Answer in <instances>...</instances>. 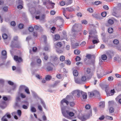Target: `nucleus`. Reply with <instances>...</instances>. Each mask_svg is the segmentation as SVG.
<instances>
[{"instance_id": "f257e3e1", "label": "nucleus", "mask_w": 121, "mask_h": 121, "mask_svg": "<svg viewBox=\"0 0 121 121\" xmlns=\"http://www.w3.org/2000/svg\"><path fill=\"white\" fill-rule=\"evenodd\" d=\"M69 96L68 95L65 98L63 99L60 102V106H64V103H65L67 105H68L69 102L68 101L69 98Z\"/></svg>"}, {"instance_id": "f03ea898", "label": "nucleus", "mask_w": 121, "mask_h": 121, "mask_svg": "<svg viewBox=\"0 0 121 121\" xmlns=\"http://www.w3.org/2000/svg\"><path fill=\"white\" fill-rule=\"evenodd\" d=\"M73 94L77 95L78 97H79L81 95H82L83 91L79 90H76L73 91Z\"/></svg>"}, {"instance_id": "7ed1b4c3", "label": "nucleus", "mask_w": 121, "mask_h": 121, "mask_svg": "<svg viewBox=\"0 0 121 121\" xmlns=\"http://www.w3.org/2000/svg\"><path fill=\"white\" fill-rule=\"evenodd\" d=\"M90 112V113L88 116L87 115H84L81 117V120L82 121H85L87 119L89 118L92 115L91 111Z\"/></svg>"}, {"instance_id": "20e7f679", "label": "nucleus", "mask_w": 121, "mask_h": 121, "mask_svg": "<svg viewBox=\"0 0 121 121\" xmlns=\"http://www.w3.org/2000/svg\"><path fill=\"white\" fill-rule=\"evenodd\" d=\"M29 10L31 13H35V14L37 15L40 14V12L39 11H36L35 12V9L34 8H32V9H31L30 8Z\"/></svg>"}, {"instance_id": "39448f33", "label": "nucleus", "mask_w": 121, "mask_h": 121, "mask_svg": "<svg viewBox=\"0 0 121 121\" xmlns=\"http://www.w3.org/2000/svg\"><path fill=\"white\" fill-rule=\"evenodd\" d=\"M54 66L53 65L52 63H48L47 67V69L48 71H52L53 70V67Z\"/></svg>"}, {"instance_id": "423d86ee", "label": "nucleus", "mask_w": 121, "mask_h": 121, "mask_svg": "<svg viewBox=\"0 0 121 121\" xmlns=\"http://www.w3.org/2000/svg\"><path fill=\"white\" fill-rule=\"evenodd\" d=\"M43 4L44 5H45L48 4H51L53 6L52 8H53V7L55 4L54 3H52V1H50L49 0H45V1L44 0H43Z\"/></svg>"}, {"instance_id": "0eeeda50", "label": "nucleus", "mask_w": 121, "mask_h": 121, "mask_svg": "<svg viewBox=\"0 0 121 121\" xmlns=\"http://www.w3.org/2000/svg\"><path fill=\"white\" fill-rule=\"evenodd\" d=\"M14 60L18 62H20L22 61V59L21 57H18L17 56L15 55L14 56Z\"/></svg>"}, {"instance_id": "6e6552de", "label": "nucleus", "mask_w": 121, "mask_h": 121, "mask_svg": "<svg viewBox=\"0 0 121 121\" xmlns=\"http://www.w3.org/2000/svg\"><path fill=\"white\" fill-rule=\"evenodd\" d=\"M62 46H57L56 47V50L57 52L59 53H61L63 52V51L61 50Z\"/></svg>"}, {"instance_id": "1a4fd4ad", "label": "nucleus", "mask_w": 121, "mask_h": 121, "mask_svg": "<svg viewBox=\"0 0 121 121\" xmlns=\"http://www.w3.org/2000/svg\"><path fill=\"white\" fill-rule=\"evenodd\" d=\"M62 112L63 115L65 117H66L67 115H68L69 112V111L68 110H66L65 111L64 110H62Z\"/></svg>"}, {"instance_id": "9d476101", "label": "nucleus", "mask_w": 121, "mask_h": 121, "mask_svg": "<svg viewBox=\"0 0 121 121\" xmlns=\"http://www.w3.org/2000/svg\"><path fill=\"white\" fill-rule=\"evenodd\" d=\"M21 88H25V92L27 94H30V92L28 88L24 86H20Z\"/></svg>"}, {"instance_id": "9b49d317", "label": "nucleus", "mask_w": 121, "mask_h": 121, "mask_svg": "<svg viewBox=\"0 0 121 121\" xmlns=\"http://www.w3.org/2000/svg\"><path fill=\"white\" fill-rule=\"evenodd\" d=\"M81 84H82L83 83L86 81V76H82L81 79Z\"/></svg>"}, {"instance_id": "f8f14e48", "label": "nucleus", "mask_w": 121, "mask_h": 121, "mask_svg": "<svg viewBox=\"0 0 121 121\" xmlns=\"http://www.w3.org/2000/svg\"><path fill=\"white\" fill-rule=\"evenodd\" d=\"M73 41V42L72 41V44L73 45L76 46L80 44L79 43L80 42L79 41H77L75 39Z\"/></svg>"}, {"instance_id": "ddd939ff", "label": "nucleus", "mask_w": 121, "mask_h": 121, "mask_svg": "<svg viewBox=\"0 0 121 121\" xmlns=\"http://www.w3.org/2000/svg\"><path fill=\"white\" fill-rule=\"evenodd\" d=\"M107 55L110 58H111L113 56L114 53L112 52H109L107 53Z\"/></svg>"}, {"instance_id": "4468645a", "label": "nucleus", "mask_w": 121, "mask_h": 121, "mask_svg": "<svg viewBox=\"0 0 121 121\" xmlns=\"http://www.w3.org/2000/svg\"><path fill=\"white\" fill-rule=\"evenodd\" d=\"M63 14L66 19H69V14H67V13H66V12L65 10H64V12H63Z\"/></svg>"}, {"instance_id": "2eb2a0df", "label": "nucleus", "mask_w": 121, "mask_h": 121, "mask_svg": "<svg viewBox=\"0 0 121 121\" xmlns=\"http://www.w3.org/2000/svg\"><path fill=\"white\" fill-rule=\"evenodd\" d=\"M74 79L75 82L76 83L81 84V82L80 80H79L78 78H74Z\"/></svg>"}, {"instance_id": "dca6fc26", "label": "nucleus", "mask_w": 121, "mask_h": 121, "mask_svg": "<svg viewBox=\"0 0 121 121\" xmlns=\"http://www.w3.org/2000/svg\"><path fill=\"white\" fill-rule=\"evenodd\" d=\"M83 93L81 95H82L83 98V99H86L87 97V93L84 92H83Z\"/></svg>"}, {"instance_id": "f3484780", "label": "nucleus", "mask_w": 121, "mask_h": 121, "mask_svg": "<svg viewBox=\"0 0 121 121\" xmlns=\"http://www.w3.org/2000/svg\"><path fill=\"white\" fill-rule=\"evenodd\" d=\"M80 25L79 24H75L73 27V30L76 29L78 28L79 26Z\"/></svg>"}, {"instance_id": "a211bd4d", "label": "nucleus", "mask_w": 121, "mask_h": 121, "mask_svg": "<svg viewBox=\"0 0 121 121\" xmlns=\"http://www.w3.org/2000/svg\"><path fill=\"white\" fill-rule=\"evenodd\" d=\"M2 55L5 56V59H6L7 58V52L6 51L4 50L2 52Z\"/></svg>"}, {"instance_id": "6ab92c4d", "label": "nucleus", "mask_w": 121, "mask_h": 121, "mask_svg": "<svg viewBox=\"0 0 121 121\" xmlns=\"http://www.w3.org/2000/svg\"><path fill=\"white\" fill-rule=\"evenodd\" d=\"M99 107L100 108H104L105 106V103L103 102H100L99 103Z\"/></svg>"}, {"instance_id": "aec40b11", "label": "nucleus", "mask_w": 121, "mask_h": 121, "mask_svg": "<svg viewBox=\"0 0 121 121\" xmlns=\"http://www.w3.org/2000/svg\"><path fill=\"white\" fill-rule=\"evenodd\" d=\"M73 73L74 76H75L77 77L78 76V74L77 71L76 70H73Z\"/></svg>"}, {"instance_id": "412c9836", "label": "nucleus", "mask_w": 121, "mask_h": 121, "mask_svg": "<svg viewBox=\"0 0 121 121\" xmlns=\"http://www.w3.org/2000/svg\"><path fill=\"white\" fill-rule=\"evenodd\" d=\"M56 19L57 20H59L62 23H63L64 22V20L61 17H57L56 18Z\"/></svg>"}, {"instance_id": "4be33fe9", "label": "nucleus", "mask_w": 121, "mask_h": 121, "mask_svg": "<svg viewBox=\"0 0 121 121\" xmlns=\"http://www.w3.org/2000/svg\"><path fill=\"white\" fill-rule=\"evenodd\" d=\"M52 77L51 76L49 75H47L45 77L46 80H47L49 81L52 78Z\"/></svg>"}, {"instance_id": "5701e85b", "label": "nucleus", "mask_w": 121, "mask_h": 121, "mask_svg": "<svg viewBox=\"0 0 121 121\" xmlns=\"http://www.w3.org/2000/svg\"><path fill=\"white\" fill-rule=\"evenodd\" d=\"M101 58L103 60H105L107 58V56L106 55L104 54L102 56Z\"/></svg>"}, {"instance_id": "b1692460", "label": "nucleus", "mask_w": 121, "mask_h": 121, "mask_svg": "<svg viewBox=\"0 0 121 121\" xmlns=\"http://www.w3.org/2000/svg\"><path fill=\"white\" fill-rule=\"evenodd\" d=\"M80 52L79 50L76 49L74 50V53L75 54H79L80 53Z\"/></svg>"}, {"instance_id": "393cba45", "label": "nucleus", "mask_w": 121, "mask_h": 121, "mask_svg": "<svg viewBox=\"0 0 121 121\" xmlns=\"http://www.w3.org/2000/svg\"><path fill=\"white\" fill-rule=\"evenodd\" d=\"M89 96V97H92L94 96L93 91L88 93Z\"/></svg>"}, {"instance_id": "a878e982", "label": "nucleus", "mask_w": 121, "mask_h": 121, "mask_svg": "<svg viewBox=\"0 0 121 121\" xmlns=\"http://www.w3.org/2000/svg\"><path fill=\"white\" fill-rule=\"evenodd\" d=\"M94 96H98L99 95V92L97 91H93Z\"/></svg>"}, {"instance_id": "bb28decb", "label": "nucleus", "mask_w": 121, "mask_h": 121, "mask_svg": "<svg viewBox=\"0 0 121 121\" xmlns=\"http://www.w3.org/2000/svg\"><path fill=\"white\" fill-rule=\"evenodd\" d=\"M65 59V57L63 56H61L60 57V60L61 61H63Z\"/></svg>"}, {"instance_id": "cd10ccee", "label": "nucleus", "mask_w": 121, "mask_h": 121, "mask_svg": "<svg viewBox=\"0 0 121 121\" xmlns=\"http://www.w3.org/2000/svg\"><path fill=\"white\" fill-rule=\"evenodd\" d=\"M17 3L23 5V2L22 0H17Z\"/></svg>"}, {"instance_id": "c85d7f7f", "label": "nucleus", "mask_w": 121, "mask_h": 121, "mask_svg": "<svg viewBox=\"0 0 121 121\" xmlns=\"http://www.w3.org/2000/svg\"><path fill=\"white\" fill-rule=\"evenodd\" d=\"M4 116H5V117L6 116L7 117L9 118H11V115L9 112L6 113Z\"/></svg>"}, {"instance_id": "c756f323", "label": "nucleus", "mask_w": 121, "mask_h": 121, "mask_svg": "<svg viewBox=\"0 0 121 121\" xmlns=\"http://www.w3.org/2000/svg\"><path fill=\"white\" fill-rule=\"evenodd\" d=\"M113 42L114 44L117 45L119 43V41L118 40L115 39L113 40Z\"/></svg>"}, {"instance_id": "7c9ffc66", "label": "nucleus", "mask_w": 121, "mask_h": 121, "mask_svg": "<svg viewBox=\"0 0 121 121\" xmlns=\"http://www.w3.org/2000/svg\"><path fill=\"white\" fill-rule=\"evenodd\" d=\"M108 31L109 33H111L113 31V29L112 28H109L108 29Z\"/></svg>"}, {"instance_id": "2f4dec72", "label": "nucleus", "mask_w": 121, "mask_h": 121, "mask_svg": "<svg viewBox=\"0 0 121 121\" xmlns=\"http://www.w3.org/2000/svg\"><path fill=\"white\" fill-rule=\"evenodd\" d=\"M1 120L2 121H8L7 119L6 118L5 116H4L2 118Z\"/></svg>"}, {"instance_id": "473e14b6", "label": "nucleus", "mask_w": 121, "mask_h": 121, "mask_svg": "<svg viewBox=\"0 0 121 121\" xmlns=\"http://www.w3.org/2000/svg\"><path fill=\"white\" fill-rule=\"evenodd\" d=\"M2 37L4 39H6L8 38V36L6 34H4L2 35Z\"/></svg>"}, {"instance_id": "72a5a7b5", "label": "nucleus", "mask_w": 121, "mask_h": 121, "mask_svg": "<svg viewBox=\"0 0 121 121\" xmlns=\"http://www.w3.org/2000/svg\"><path fill=\"white\" fill-rule=\"evenodd\" d=\"M67 10L69 12H71L74 10V9L72 7L68 8H66Z\"/></svg>"}, {"instance_id": "f704fd0d", "label": "nucleus", "mask_w": 121, "mask_h": 121, "mask_svg": "<svg viewBox=\"0 0 121 121\" xmlns=\"http://www.w3.org/2000/svg\"><path fill=\"white\" fill-rule=\"evenodd\" d=\"M108 22L109 24H112L114 23V21L113 20L110 19L108 21Z\"/></svg>"}, {"instance_id": "c9c22d12", "label": "nucleus", "mask_w": 121, "mask_h": 121, "mask_svg": "<svg viewBox=\"0 0 121 121\" xmlns=\"http://www.w3.org/2000/svg\"><path fill=\"white\" fill-rule=\"evenodd\" d=\"M29 30L30 32H32L34 30L33 27L32 26H30L29 28Z\"/></svg>"}, {"instance_id": "e433bc0d", "label": "nucleus", "mask_w": 121, "mask_h": 121, "mask_svg": "<svg viewBox=\"0 0 121 121\" xmlns=\"http://www.w3.org/2000/svg\"><path fill=\"white\" fill-rule=\"evenodd\" d=\"M65 63L68 65H69L71 64V62L69 60H66L65 61Z\"/></svg>"}, {"instance_id": "4c0bfd02", "label": "nucleus", "mask_w": 121, "mask_h": 121, "mask_svg": "<svg viewBox=\"0 0 121 121\" xmlns=\"http://www.w3.org/2000/svg\"><path fill=\"white\" fill-rule=\"evenodd\" d=\"M113 79V77L112 76H110L108 78V80L109 81H112Z\"/></svg>"}, {"instance_id": "58836bf2", "label": "nucleus", "mask_w": 121, "mask_h": 121, "mask_svg": "<svg viewBox=\"0 0 121 121\" xmlns=\"http://www.w3.org/2000/svg\"><path fill=\"white\" fill-rule=\"evenodd\" d=\"M8 10V7L7 6L4 7L3 9V10L4 12H7Z\"/></svg>"}, {"instance_id": "ea45409f", "label": "nucleus", "mask_w": 121, "mask_h": 121, "mask_svg": "<svg viewBox=\"0 0 121 121\" xmlns=\"http://www.w3.org/2000/svg\"><path fill=\"white\" fill-rule=\"evenodd\" d=\"M86 72L87 73L89 74L91 72V69L89 68H87V69Z\"/></svg>"}, {"instance_id": "a19ab883", "label": "nucleus", "mask_w": 121, "mask_h": 121, "mask_svg": "<svg viewBox=\"0 0 121 121\" xmlns=\"http://www.w3.org/2000/svg\"><path fill=\"white\" fill-rule=\"evenodd\" d=\"M70 106L71 107H73L75 105V103L73 102H71L69 103Z\"/></svg>"}, {"instance_id": "79ce46f5", "label": "nucleus", "mask_w": 121, "mask_h": 121, "mask_svg": "<svg viewBox=\"0 0 121 121\" xmlns=\"http://www.w3.org/2000/svg\"><path fill=\"white\" fill-rule=\"evenodd\" d=\"M17 114L19 117H20L21 115L22 112L21 110H17Z\"/></svg>"}, {"instance_id": "37998d69", "label": "nucleus", "mask_w": 121, "mask_h": 121, "mask_svg": "<svg viewBox=\"0 0 121 121\" xmlns=\"http://www.w3.org/2000/svg\"><path fill=\"white\" fill-rule=\"evenodd\" d=\"M91 106L89 104L86 105L85 106V108L86 109H88L90 108Z\"/></svg>"}, {"instance_id": "c03bdc74", "label": "nucleus", "mask_w": 121, "mask_h": 121, "mask_svg": "<svg viewBox=\"0 0 121 121\" xmlns=\"http://www.w3.org/2000/svg\"><path fill=\"white\" fill-rule=\"evenodd\" d=\"M31 111L33 112H35L36 111L35 108L34 107H32L31 108Z\"/></svg>"}, {"instance_id": "a18cd8bd", "label": "nucleus", "mask_w": 121, "mask_h": 121, "mask_svg": "<svg viewBox=\"0 0 121 121\" xmlns=\"http://www.w3.org/2000/svg\"><path fill=\"white\" fill-rule=\"evenodd\" d=\"M114 109L113 107H111L110 108L109 110V111L110 112L112 113L114 112Z\"/></svg>"}, {"instance_id": "49530a36", "label": "nucleus", "mask_w": 121, "mask_h": 121, "mask_svg": "<svg viewBox=\"0 0 121 121\" xmlns=\"http://www.w3.org/2000/svg\"><path fill=\"white\" fill-rule=\"evenodd\" d=\"M69 116L71 117H72L74 116V113H73V112H70L69 113V114H68Z\"/></svg>"}, {"instance_id": "de8ad7c7", "label": "nucleus", "mask_w": 121, "mask_h": 121, "mask_svg": "<svg viewBox=\"0 0 121 121\" xmlns=\"http://www.w3.org/2000/svg\"><path fill=\"white\" fill-rule=\"evenodd\" d=\"M92 15L93 16L97 18H99V15L97 14H94Z\"/></svg>"}, {"instance_id": "09e8293b", "label": "nucleus", "mask_w": 121, "mask_h": 121, "mask_svg": "<svg viewBox=\"0 0 121 121\" xmlns=\"http://www.w3.org/2000/svg\"><path fill=\"white\" fill-rule=\"evenodd\" d=\"M107 13L106 12H104L101 13V15L103 17H105Z\"/></svg>"}, {"instance_id": "8fccbe9b", "label": "nucleus", "mask_w": 121, "mask_h": 121, "mask_svg": "<svg viewBox=\"0 0 121 121\" xmlns=\"http://www.w3.org/2000/svg\"><path fill=\"white\" fill-rule=\"evenodd\" d=\"M11 25L13 26H15L16 25V23L15 21H13L11 22Z\"/></svg>"}, {"instance_id": "3c124183", "label": "nucleus", "mask_w": 121, "mask_h": 121, "mask_svg": "<svg viewBox=\"0 0 121 121\" xmlns=\"http://www.w3.org/2000/svg\"><path fill=\"white\" fill-rule=\"evenodd\" d=\"M75 59L76 61H80L81 60V58L80 57L78 56H76L75 58Z\"/></svg>"}, {"instance_id": "603ef678", "label": "nucleus", "mask_w": 121, "mask_h": 121, "mask_svg": "<svg viewBox=\"0 0 121 121\" xmlns=\"http://www.w3.org/2000/svg\"><path fill=\"white\" fill-rule=\"evenodd\" d=\"M24 25L22 24H20L18 26V27L20 29H22L23 28Z\"/></svg>"}, {"instance_id": "864d4df0", "label": "nucleus", "mask_w": 121, "mask_h": 121, "mask_svg": "<svg viewBox=\"0 0 121 121\" xmlns=\"http://www.w3.org/2000/svg\"><path fill=\"white\" fill-rule=\"evenodd\" d=\"M60 38V36L58 35H56L55 36V39L56 40H58Z\"/></svg>"}, {"instance_id": "5fc2aeb1", "label": "nucleus", "mask_w": 121, "mask_h": 121, "mask_svg": "<svg viewBox=\"0 0 121 121\" xmlns=\"http://www.w3.org/2000/svg\"><path fill=\"white\" fill-rule=\"evenodd\" d=\"M45 53H43V55L44 56V59L45 60H46L48 59V56L45 55Z\"/></svg>"}, {"instance_id": "6e6d98bb", "label": "nucleus", "mask_w": 121, "mask_h": 121, "mask_svg": "<svg viewBox=\"0 0 121 121\" xmlns=\"http://www.w3.org/2000/svg\"><path fill=\"white\" fill-rule=\"evenodd\" d=\"M34 27L35 29L38 30H39L40 28H41V27L40 26H34Z\"/></svg>"}, {"instance_id": "4d7b16f0", "label": "nucleus", "mask_w": 121, "mask_h": 121, "mask_svg": "<svg viewBox=\"0 0 121 121\" xmlns=\"http://www.w3.org/2000/svg\"><path fill=\"white\" fill-rule=\"evenodd\" d=\"M93 74H94L93 73H91L87 77V78L89 79H91V78L92 76L93 75Z\"/></svg>"}, {"instance_id": "13d9d810", "label": "nucleus", "mask_w": 121, "mask_h": 121, "mask_svg": "<svg viewBox=\"0 0 121 121\" xmlns=\"http://www.w3.org/2000/svg\"><path fill=\"white\" fill-rule=\"evenodd\" d=\"M82 24H86L87 23V22L86 20H83L82 21Z\"/></svg>"}, {"instance_id": "bf43d9fd", "label": "nucleus", "mask_w": 121, "mask_h": 121, "mask_svg": "<svg viewBox=\"0 0 121 121\" xmlns=\"http://www.w3.org/2000/svg\"><path fill=\"white\" fill-rule=\"evenodd\" d=\"M60 4L61 6H64L65 4V2L63 1H62L60 2Z\"/></svg>"}, {"instance_id": "052dcab7", "label": "nucleus", "mask_w": 121, "mask_h": 121, "mask_svg": "<svg viewBox=\"0 0 121 121\" xmlns=\"http://www.w3.org/2000/svg\"><path fill=\"white\" fill-rule=\"evenodd\" d=\"M116 99L117 101L118 100L119 103L121 104V99H119V97H118L116 98Z\"/></svg>"}, {"instance_id": "680f3d73", "label": "nucleus", "mask_w": 121, "mask_h": 121, "mask_svg": "<svg viewBox=\"0 0 121 121\" xmlns=\"http://www.w3.org/2000/svg\"><path fill=\"white\" fill-rule=\"evenodd\" d=\"M86 57L87 58L90 59L91 57V54H87L86 55Z\"/></svg>"}, {"instance_id": "e2e57ef3", "label": "nucleus", "mask_w": 121, "mask_h": 121, "mask_svg": "<svg viewBox=\"0 0 121 121\" xmlns=\"http://www.w3.org/2000/svg\"><path fill=\"white\" fill-rule=\"evenodd\" d=\"M92 42L94 44L98 43L99 42V41L96 40H94L92 41Z\"/></svg>"}, {"instance_id": "0e129e2a", "label": "nucleus", "mask_w": 121, "mask_h": 121, "mask_svg": "<svg viewBox=\"0 0 121 121\" xmlns=\"http://www.w3.org/2000/svg\"><path fill=\"white\" fill-rule=\"evenodd\" d=\"M22 5L20 4L18 5L17 7V8L20 9H22L23 8Z\"/></svg>"}, {"instance_id": "69168bd1", "label": "nucleus", "mask_w": 121, "mask_h": 121, "mask_svg": "<svg viewBox=\"0 0 121 121\" xmlns=\"http://www.w3.org/2000/svg\"><path fill=\"white\" fill-rule=\"evenodd\" d=\"M87 10L90 13H92L93 11V10L92 8H89L87 9Z\"/></svg>"}, {"instance_id": "338daca9", "label": "nucleus", "mask_w": 121, "mask_h": 121, "mask_svg": "<svg viewBox=\"0 0 121 121\" xmlns=\"http://www.w3.org/2000/svg\"><path fill=\"white\" fill-rule=\"evenodd\" d=\"M105 117L104 115L100 117L99 118V119L100 120H104Z\"/></svg>"}, {"instance_id": "774afa93", "label": "nucleus", "mask_w": 121, "mask_h": 121, "mask_svg": "<svg viewBox=\"0 0 121 121\" xmlns=\"http://www.w3.org/2000/svg\"><path fill=\"white\" fill-rule=\"evenodd\" d=\"M101 2L99 1H95V4L97 5L100 4V3Z\"/></svg>"}]
</instances>
